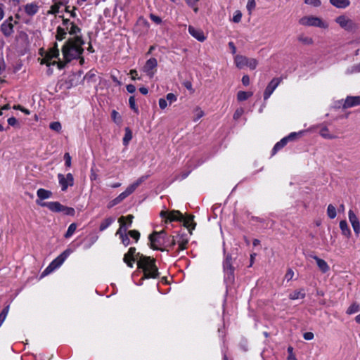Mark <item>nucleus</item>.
Segmentation results:
<instances>
[{"instance_id":"nucleus-26","label":"nucleus","mask_w":360,"mask_h":360,"mask_svg":"<svg viewBox=\"0 0 360 360\" xmlns=\"http://www.w3.org/2000/svg\"><path fill=\"white\" fill-rule=\"evenodd\" d=\"M248 58L241 55L236 56L234 58V62L236 67L239 69L243 68L246 65Z\"/></svg>"},{"instance_id":"nucleus-34","label":"nucleus","mask_w":360,"mask_h":360,"mask_svg":"<svg viewBox=\"0 0 360 360\" xmlns=\"http://www.w3.org/2000/svg\"><path fill=\"white\" fill-rule=\"evenodd\" d=\"M113 221H114L113 218H112V217L106 218L101 222L100 227H99V230L101 231L105 230L108 226H110L111 225V224Z\"/></svg>"},{"instance_id":"nucleus-45","label":"nucleus","mask_w":360,"mask_h":360,"mask_svg":"<svg viewBox=\"0 0 360 360\" xmlns=\"http://www.w3.org/2000/svg\"><path fill=\"white\" fill-rule=\"evenodd\" d=\"M199 0H186L187 4L191 7L194 12L197 13L198 11V8L196 6L197 3Z\"/></svg>"},{"instance_id":"nucleus-14","label":"nucleus","mask_w":360,"mask_h":360,"mask_svg":"<svg viewBox=\"0 0 360 360\" xmlns=\"http://www.w3.org/2000/svg\"><path fill=\"white\" fill-rule=\"evenodd\" d=\"M17 24V22L13 20V17H9L1 25V30L6 37L11 36L14 30V25Z\"/></svg>"},{"instance_id":"nucleus-35","label":"nucleus","mask_w":360,"mask_h":360,"mask_svg":"<svg viewBox=\"0 0 360 360\" xmlns=\"http://www.w3.org/2000/svg\"><path fill=\"white\" fill-rule=\"evenodd\" d=\"M252 96V92H247L243 91H240L237 94V99L239 101H243L247 100L249 97Z\"/></svg>"},{"instance_id":"nucleus-2","label":"nucleus","mask_w":360,"mask_h":360,"mask_svg":"<svg viewBox=\"0 0 360 360\" xmlns=\"http://www.w3.org/2000/svg\"><path fill=\"white\" fill-rule=\"evenodd\" d=\"M137 266L138 268L143 271L145 278H155L158 276L155 260L150 257H147L143 255H140V258L137 261Z\"/></svg>"},{"instance_id":"nucleus-12","label":"nucleus","mask_w":360,"mask_h":360,"mask_svg":"<svg viewBox=\"0 0 360 360\" xmlns=\"http://www.w3.org/2000/svg\"><path fill=\"white\" fill-rule=\"evenodd\" d=\"M157 60L155 58H150L146 62L142 70L150 78H152L157 71Z\"/></svg>"},{"instance_id":"nucleus-47","label":"nucleus","mask_w":360,"mask_h":360,"mask_svg":"<svg viewBox=\"0 0 360 360\" xmlns=\"http://www.w3.org/2000/svg\"><path fill=\"white\" fill-rule=\"evenodd\" d=\"M60 6V4H55L54 5L51 6V8L49 11L48 13H50V14L58 13L59 12Z\"/></svg>"},{"instance_id":"nucleus-44","label":"nucleus","mask_w":360,"mask_h":360,"mask_svg":"<svg viewBox=\"0 0 360 360\" xmlns=\"http://www.w3.org/2000/svg\"><path fill=\"white\" fill-rule=\"evenodd\" d=\"M256 7V2L255 0H248L247 3V10L248 11L249 13L250 14L253 10H255Z\"/></svg>"},{"instance_id":"nucleus-54","label":"nucleus","mask_w":360,"mask_h":360,"mask_svg":"<svg viewBox=\"0 0 360 360\" xmlns=\"http://www.w3.org/2000/svg\"><path fill=\"white\" fill-rule=\"evenodd\" d=\"M243 108H238L236 110V112H234V115H233V119L234 120H238L239 119L242 115L243 114Z\"/></svg>"},{"instance_id":"nucleus-32","label":"nucleus","mask_w":360,"mask_h":360,"mask_svg":"<svg viewBox=\"0 0 360 360\" xmlns=\"http://www.w3.org/2000/svg\"><path fill=\"white\" fill-rule=\"evenodd\" d=\"M67 34V30L65 29V27H57V33L56 35V38L58 41H61L65 38V36Z\"/></svg>"},{"instance_id":"nucleus-59","label":"nucleus","mask_w":360,"mask_h":360,"mask_svg":"<svg viewBox=\"0 0 360 360\" xmlns=\"http://www.w3.org/2000/svg\"><path fill=\"white\" fill-rule=\"evenodd\" d=\"M9 311V305L6 306L3 310L1 312L0 314V317L4 319V320L6 319L7 315H8V313Z\"/></svg>"},{"instance_id":"nucleus-1","label":"nucleus","mask_w":360,"mask_h":360,"mask_svg":"<svg viewBox=\"0 0 360 360\" xmlns=\"http://www.w3.org/2000/svg\"><path fill=\"white\" fill-rule=\"evenodd\" d=\"M84 41L81 36L70 38L62 48V53L66 63L79 58L84 51Z\"/></svg>"},{"instance_id":"nucleus-31","label":"nucleus","mask_w":360,"mask_h":360,"mask_svg":"<svg viewBox=\"0 0 360 360\" xmlns=\"http://www.w3.org/2000/svg\"><path fill=\"white\" fill-rule=\"evenodd\" d=\"M297 40L304 45H311L314 43V40L311 37L301 34L297 37Z\"/></svg>"},{"instance_id":"nucleus-13","label":"nucleus","mask_w":360,"mask_h":360,"mask_svg":"<svg viewBox=\"0 0 360 360\" xmlns=\"http://www.w3.org/2000/svg\"><path fill=\"white\" fill-rule=\"evenodd\" d=\"M58 179L63 191H66L68 186H72L74 184V178L71 173H68L65 176L58 174Z\"/></svg>"},{"instance_id":"nucleus-19","label":"nucleus","mask_w":360,"mask_h":360,"mask_svg":"<svg viewBox=\"0 0 360 360\" xmlns=\"http://www.w3.org/2000/svg\"><path fill=\"white\" fill-rule=\"evenodd\" d=\"M63 25L65 27V29L70 34L74 35L79 33L81 30L78 26H77L74 22H70L68 19H63Z\"/></svg>"},{"instance_id":"nucleus-58","label":"nucleus","mask_w":360,"mask_h":360,"mask_svg":"<svg viewBox=\"0 0 360 360\" xmlns=\"http://www.w3.org/2000/svg\"><path fill=\"white\" fill-rule=\"evenodd\" d=\"M293 276H294V272L291 269H289L288 271H287V273L285 274V278L289 281H290L292 278H293Z\"/></svg>"},{"instance_id":"nucleus-41","label":"nucleus","mask_w":360,"mask_h":360,"mask_svg":"<svg viewBox=\"0 0 360 360\" xmlns=\"http://www.w3.org/2000/svg\"><path fill=\"white\" fill-rule=\"evenodd\" d=\"M76 229H77L76 224H75V223L71 224L69 226L66 233L65 234V237L70 238V236H72L73 235V233H75Z\"/></svg>"},{"instance_id":"nucleus-51","label":"nucleus","mask_w":360,"mask_h":360,"mask_svg":"<svg viewBox=\"0 0 360 360\" xmlns=\"http://www.w3.org/2000/svg\"><path fill=\"white\" fill-rule=\"evenodd\" d=\"M176 99H177L176 96L174 95V94L169 93L168 94H167L166 100L168 101L170 104L173 102H175L176 101Z\"/></svg>"},{"instance_id":"nucleus-60","label":"nucleus","mask_w":360,"mask_h":360,"mask_svg":"<svg viewBox=\"0 0 360 360\" xmlns=\"http://www.w3.org/2000/svg\"><path fill=\"white\" fill-rule=\"evenodd\" d=\"M159 106L161 109H165L167 106V100L161 98L159 99Z\"/></svg>"},{"instance_id":"nucleus-7","label":"nucleus","mask_w":360,"mask_h":360,"mask_svg":"<svg viewBox=\"0 0 360 360\" xmlns=\"http://www.w3.org/2000/svg\"><path fill=\"white\" fill-rule=\"evenodd\" d=\"M335 22L347 32H355L359 28V25L346 15H340L335 18Z\"/></svg>"},{"instance_id":"nucleus-38","label":"nucleus","mask_w":360,"mask_h":360,"mask_svg":"<svg viewBox=\"0 0 360 360\" xmlns=\"http://www.w3.org/2000/svg\"><path fill=\"white\" fill-rule=\"evenodd\" d=\"M193 121L196 122L202 117L205 115L204 111L199 107H196L193 110Z\"/></svg>"},{"instance_id":"nucleus-20","label":"nucleus","mask_w":360,"mask_h":360,"mask_svg":"<svg viewBox=\"0 0 360 360\" xmlns=\"http://www.w3.org/2000/svg\"><path fill=\"white\" fill-rule=\"evenodd\" d=\"M188 30L189 34L198 41L202 42L206 39V37L201 29L195 28L193 26L190 25Z\"/></svg>"},{"instance_id":"nucleus-23","label":"nucleus","mask_w":360,"mask_h":360,"mask_svg":"<svg viewBox=\"0 0 360 360\" xmlns=\"http://www.w3.org/2000/svg\"><path fill=\"white\" fill-rule=\"evenodd\" d=\"M37 195L39 198L37 200L42 202L43 200L50 198L52 196V192L44 188H39L37 191Z\"/></svg>"},{"instance_id":"nucleus-18","label":"nucleus","mask_w":360,"mask_h":360,"mask_svg":"<svg viewBox=\"0 0 360 360\" xmlns=\"http://www.w3.org/2000/svg\"><path fill=\"white\" fill-rule=\"evenodd\" d=\"M360 105V96H347L343 101L342 108L347 109L352 107Z\"/></svg>"},{"instance_id":"nucleus-42","label":"nucleus","mask_w":360,"mask_h":360,"mask_svg":"<svg viewBox=\"0 0 360 360\" xmlns=\"http://www.w3.org/2000/svg\"><path fill=\"white\" fill-rule=\"evenodd\" d=\"M258 62L255 58H248L246 65L250 68L251 70H255L257 66Z\"/></svg>"},{"instance_id":"nucleus-64","label":"nucleus","mask_w":360,"mask_h":360,"mask_svg":"<svg viewBox=\"0 0 360 360\" xmlns=\"http://www.w3.org/2000/svg\"><path fill=\"white\" fill-rule=\"evenodd\" d=\"M129 74L131 77V79H133V80L140 79L139 77H138V72L136 70H131Z\"/></svg>"},{"instance_id":"nucleus-17","label":"nucleus","mask_w":360,"mask_h":360,"mask_svg":"<svg viewBox=\"0 0 360 360\" xmlns=\"http://www.w3.org/2000/svg\"><path fill=\"white\" fill-rule=\"evenodd\" d=\"M348 218L356 236H359L360 234V221L353 210H349Z\"/></svg>"},{"instance_id":"nucleus-56","label":"nucleus","mask_w":360,"mask_h":360,"mask_svg":"<svg viewBox=\"0 0 360 360\" xmlns=\"http://www.w3.org/2000/svg\"><path fill=\"white\" fill-rule=\"evenodd\" d=\"M64 160L65 161V165L70 167L71 166V157L68 153H65Z\"/></svg>"},{"instance_id":"nucleus-48","label":"nucleus","mask_w":360,"mask_h":360,"mask_svg":"<svg viewBox=\"0 0 360 360\" xmlns=\"http://www.w3.org/2000/svg\"><path fill=\"white\" fill-rule=\"evenodd\" d=\"M304 3L314 7H319L321 4L320 0H304Z\"/></svg>"},{"instance_id":"nucleus-57","label":"nucleus","mask_w":360,"mask_h":360,"mask_svg":"<svg viewBox=\"0 0 360 360\" xmlns=\"http://www.w3.org/2000/svg\"><path fill=\"white\" fill-rule=\"evenodd\" d=\"M320 134L321 135V136H323L324 138H328V139H331L332 138V136L328 134V130L326 127L323 128L321 130Z\"/></svg>"},{"instance_id":"nucleus-37","label":"nucleus","mask_w":360,"mask_h":360,"mask_svg":"<svg viewBox=\"0 0 360 360\" xmlns=\"http://www.w3.org/2000/svg\"><path fill=\"white\" fill-rule=\"evenodd\" d=\"M360 311V306L359 304L354 302L347 309L346 313L349 315L357 313Z\"/></svg>"},{"instance_id":"nucleus-46","label":"nucleus","mask_w":360,"mask_h":360,"mask_svg":"<svg viewBox=\"0 0 360 360\" xmlns=\"http://www.w3.org/2000/svg\"><path fill=\"white\" fill-rule=\"evenodd\" d=\"M50 128L53 131H60L62 127L59 122H53L50 124Z\"/></svg>"},{"instance_id":"nucleus-49","label":"nucleus","mask_w":360,"mask_h":360,"mask_svg":"<svg viewBox=\"0 0 360 360\" xmlns=\"http://www.w3.org/2000/svg\"><path fill=\"white\" fill-rule=\"evenodd\" d=\"M121 202H122V200L120 198L119 196H117L115 199H113L109 202V203L108 205V207L111 208V207L115 206L116 205L120 203Z\"/></svg>"},{"instance_id":"nucleus-36","label":"nucleus","mask_w":360,"mask_h":360,"mask_svg":"<svg viewBox=\"0 0 360 360\" xmlns=\"http://www.w3.org/2000/svg\"><path fill=\"white\" fill-rule=\"evenodd\" d=\"M165 240H166V245H164V248H165L167 247L172 248L176 244V237H174L173 236H167L166 234Z\"/></svg>"},{"instance_id":"nucleus-24","label":"nucleus","mask_w":360,"mask_h":360,"mask_svg":"<svg viewBox=\"0 0 360 360\" xmlns=\"http://www.w3.org/2000/svg\"><path fill=\"white\" fill-rule=\"evenodd\" d=\"M181 221L184 222V225L188 229L190 234H191V231L194 229L195 226V224L193 222V216H188L186 217L183 216Z\"/></svg>"},{"instance_id":"nucleus-40","label":"nucleus","mask_w":360,"mask_h":360,"mask_svg":"<svg viewBox=\"0 0 360 360\" xmlns=\"http://www.w3.org/2000/svg\"><path fill=\"white\" fill-rule=\"evenodd\" d=\"M359 72H360V63L348 68L345 72L347 75Z\"/></svg>"},{"instance_id":"nucleus-8","label":"nucleus","mask_w":360,"mask_h":360,"mask_svg":"<svg viewBox=\"0 0 360 360\" xmlns=\"http://www.w3.org/2000/svg\"><path fill=\"white\" fill-rule=\"evenodd\" d=\"M69 254L70 252L68 250H65L63 252H62L58 257H57L54 260H53L52 262L46 267V269L43 272V275H47L51 271H53L54 269L61 266L64 261L69 256Z\"/></svg>"},{"instance_id":"nucleus-53","label":"nucleus","mask_w":360,"mask_h":360,"mask_svg":"<svg viewBox=\"0 0 360 360\" xmlns=\"http://www.w3.org/2000/svg\"><path fill=\"white\" fill-rule=\"evenodd\" d=\"M131 139V131L127 129V133L123 139V142L124 144H127L128 142Z\"/></svg>"},{"instance_id":"nucleus-11","label":"nucleus","mask_w":360,"mask_h":360,"mask_svg":"<svg viewBox=\"0 0 360 360\" xmlns=\"http://www.w3.org/2000/svg\"><path fill=\"white\" fill-rule=\"evenodd\" d=\"M160 217L165 219V222H171L174 221H181L183 214L178 210H172L170 212L162 210L160 214Z\"/></svg>"},{"instance_id":"nucleus-55","label":"nucleus","mask_w":360,"mask_h":360,"mask_svg":"<svg viewBox=\"0 0 360 360\" xmlns=\"http://www.w3.org/2000/svg\"><path fill=\"white\" fill-rule=\"evenodd\" d=\"M242 14L240 11H236L233 17V21L235 22H239L241 20Z\"/></svg>"},{"instance_id":"nucleus-21","label":"nucleus","mask_w":360,"mask_h":360,"mask_svg":"<svg viewBox=\"0 0 360 360\" xmlns=\"http://www.w3.org/2000/svg\"><path fill=\"white\" fill-rule=\"evenodd\" d=\"M311 257L316 262V264L322 273H326L329 271L330 267L325 260L316 255H311Z\"/></svg>"},{"instance_id":"nucleus-9","label":"nucleus","mask_w":360,"mask_h":360,"mask_svg":"<svg viewBox=\"0 0 360 360\" xmlns=\"http://www.w3.org/2000/svg\"><path fill=\"white\" fill-rule=\"evenodd\" d=\"M223 267L225 280L232 283L234 281V268L232 266L231 257L230 255L226 256Z\"/></svg>"},{"instance_id":"nucleus-43","label":"nucleus","mask_w":360,"mask_h":360,"mask_svg":"<svg viewBox=\"0 0 360 360\" xmlns=\"http://www.w3.org/2000/svg\"><path fill=\"white\" fill-rule=\"evenodd\" d=\"M129 106L130 108L135 112H139V110H138V108L136 105V101H135V97L134 96H131L129 97Z\"/></svg>"},{"instance_id":"nucleus-22","label":"nucleus","mask_w":360,"mask_h":360,"mask_svg":"<svg viewBox=\"0 0 360 360\" xmlns=\"http://www.w3.org/2000/svg\"><path fill=\"white\" fill-rule=\"evenodd\" d=\"M176 242L179 245L178 250H184L186 249L188 239L184 235H178L176 237Z\"/></svg>"},{"instance_id":"nucleus-52","label":"nucleus","mask_w":360,"mask_h":360,"mask_svg":"<svg viewBox=\"0 0 360 360\" xmlns=\"http://www.w3.org/2000/svg\"><path fill=\"white\" fill-rule=\"evenodd\" d=\"M301 134H302V132H300V133L292 132V133H290L288 136H286L285 138L287 139L288 141H292V140L295 139L297 137H298Z\"/></svg>"},{"instance_id":"nucleus-30","label":"nucleus","mask_w":360,"mask_h":360,"mask_svg":"<svg viewBox=\"0 0 360 360\" xmlns=\"http://www.w3.org/2000/svg\"><path fill=\"white\" fill-rule=\"evenodd\" d=\"M119 223L120 224V227L116 232V235H119L120 238L124 236H126L125 232L127 231V228H124L126 223L124 222V217H121L118 219Z\"/></svg>"},{"instance_id":"nucleus-28","label":"nucleus","mask_w":360,"mask_h":360,"mask_svg":"<svg viewBox=\"0 0 360 360\" xmlns=\"http://www.w3.org/2000/svg\"><path fill=\"white\" fill-rule=\"evenodd\" d=\"M330 4L338 8H345L350 4L349 0H330Z\"/></svg>"},{"instance_id":"nucleus-15","label":"nucleus","mask_w":360,"mask_h":360,"mask_svg":"<svg viewBox=\"0 0 360 360\" xmlns=\"http://www.w3.org/2000/svg\"><path fill=\"white\" fill-rule=\"evenodd\" d=\"M281 82V78H274L267 85L264 92V99L267 100L273 94L274 90L277 88Z\"/></svg>"},{"instance_id":"nucleus-29","label":"nucleus","mask_w":360,"mask_h":360,"mask_svg":"<svg viewBox=\"0 0 360 360\" xmlns=\"http://www.w3.org/2000/svg\"><path fill=\"white\" fill-rule=\"evenodd\" d=\"M305 297V292L304 289L295 290L289 295V298L292 300L303 299Z\"/></svg>"},{"instance_id":"nucleus-3","label":"nucleus","mask_w":360,"mask_h":360,"mask_svg":"<svg viewBox=\"0 0 360 360\" xmlns=\"http://www.w3.org/2000/svg\"><path fill=\"white\" fill-rule=\"evenodd\" d=\"M166 232L162 230L159 232L154 231L149 236L150 248L153 250L165 251L167 249L164 247L166 245L165 240Z\"/></svg>"},{"instance_id":"nucleus-25","label":"nucleus","mask_w":360,"mask_h":360,"mask_svg":"<svg viewBox=\"0 0 360 360\" xmlns=\"http://www.w3.org/2000/svg\"><path fill=\"white\" fill-rule=\"evenodd\" d=\"M39 6L35 3L27 4L25 6V11L28 15H34L38 12Z\"/></svg>"},{"instance_id":"nucleus-63","label":"nucleus","mask_w":360,"mask_h":360,"mask_svg":"<svg viewBox=\"0 0 360 360\" xmlns=\"http://www.w3.org/2000/svg\"><path fill=\"white\" fill-rule=\"evenodd\" d=\"M303 337L306 340H311L314 338V335L311 332H307L304 333Z\"/></svg>"},{"instance_id":"nucleus-4","label":"nucleus","mask_w":360,"mask_h":360,"mask_svg":"<svg viewBox=\"0 0 360 360\" xmlns=\"http://www.w3.org/2000/svg\"><path fill=\"white\" fill-rule=\"evenodd\" d=\"M38 205L41 207H46L51 211L54 212H63L67 215H74L75 210L72 207H65L61 205L59 202H41L36 200Z\"/></svg>"},{"instance_id":"nucleus-16","label":"nucleus","mask_w":360,"mask_h":360,"mask_svg":"<svg viewBox=\"0 0 360 360\" xmlns=\"http://www.w3.org/2000/svg\"><path fill=\"white\" fill-rule=\"evenodd\" d=\"M136 250L135 248H130L128 252L124 255L123 260L130 268L133 267V263L135 261L136 257H139V259L140 258L141 255L139 253H136Z\"/></svg>"},{"instance_id":"nucleus-61","label":"nucleus","mask_w":360,"mask_h":360,"mask_svg":"<svg viewBox=\"0 0 360 360\" xmlns=\"http://www.w3.org/2000/svg\"><path fill=\"white\" fill-rule=\"evenodd\" d=\"M150 18L156 24H160L162 22V19L155 15L150 14Z\"/></svg>"},{"instance_id":"nucleus-62","label":"nucleus","mask_w":360,"mask_h":360,"mask_svg":"<svg viewBox=\"0 0 360 360\" xmlns=\"http://www.w3.org/2000/svg\"><path fill=\"white\" fill-rule=\"evenodd\" d=\"M122 240V243L124 246H128L130 243V239L127 235L122 236L120 238Z\"/></svg>"},{"instance_id":"nucleus-10","label":"nucleus","mask_w":360,"mask_h":360,"mask_svg":"<svg viewBox=\"0 0 360 360\" xmlns=\"http://www.w3.org/2000/svg\"><path fill=\"white\" fill-rule=\"evenodd\" d=\"M148 177V176L147 175L141 176L135 182L129 185L124 191L121 193L118 196L122 201L131 195Z\"/></svg>"},{"instance_id":"nucleus-27","label":"nucleus","mask_w":360,"mask_h":360,"mask_svg":"<svg viewBox=\"0 0 360 360\" xmlns=\"http://www.w3.org/2000/svg\"><path fill=\"white\" fill-rule=\"evenodd\" d=\"M340 229L341 230L342 235H344L347 238H349L351 236V230L345 220H341L340 221Z\"/></svg>"},{"instance_id":"nucleus-50","label":"nucleus","mask_w":360,"mask_h":360,"mask_svg":"<svg viewBox=\"0 0 360 360\" xmlns=\"http://www.w3.org/2000/svg\"><path fill=\"white\" fill-rule=\"evenodd\" d=\"M129 235L136 240V241H138L140 237V233L136 230H131L128 232Z\"/></svg>"},{"instance_id":"nucleus-39","label":"nucleus","mask_w":360,"mask_h":360,"mask_svg":"<svg viewBox=\"0 0 360 360\" xmlns=\"http://www.w3.org/2000/svg\"><path fill=\"white\" fill-rule=\"evenodd\" d=\"M327 215L330 219H334L337 215L336 209L332 204L328 206Z\"/></svg>"},{"instance_id":"nucleus-33","label":"nucleus","mask_w":360,"mask_h":360,"mask_svg":"<svg viewBox=\"0 0 360 360\" xmlns=\"http://www.w3.org/2000/svg\"><path fill=\"white\" fill-rule=\"evenodd\" d=\"M288 142V141H287V139L284 137L280 141L276 143L272 150L273 155H274L275 153H277V151L283 148L287 144Z\"/></svg>"},{"instance_id":"nucleus-6","label":"nucleus","mask_w":360,"mask_h":360,"mask_svg":"<svg viewBox=\"0 0 360 360\" xmlns=\"http://www.w3.org/2000/svg\"><path fill=\"white\" fill-rule=\"evenodd\" d=\"M299 23L303 26L317 27L321 28H327L328 25L323 21L320 18L308 15L304 16L299 20Z\"/></svg>"},{"instance_id":"nucleus-5","label":"nucleus","mask_w":360,"mask_h":360,"mask_svg":"<svg viewBox=\"0 0 360 360\" xmlns=\"http://www.w3.org/2000/svg\"><path fill=\"white\" fill-rule=\"evenodd\" d=\"M59 56V49H58V44L56 42L54 46L49 49L46 53L45 56L41 60V64H46L47 66L57 65L58 68L61 70L64 68L65 64L62 62H57L53 60V58H58Z\"/></svg>"}]
</instances>
